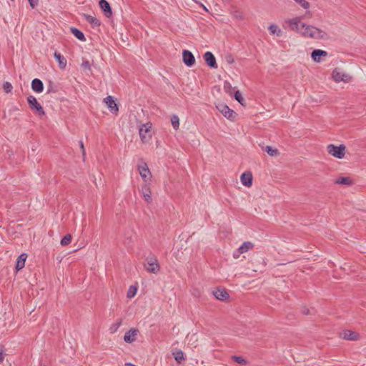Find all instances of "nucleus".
<instances>
[{
	"mask_svg": "<svg viewBox=\"0 0 366 366\" xmlns=\"http://www.w3.org/2000/svg\"><path fill=\"white\" fill-rule=\"evenodd\" d=\"M29 2L30 6L32 8H34L38 4V0H28Z\"/></svg>",
	"mask_w": 366,
	"mask_h": 366,
	"instance_id": "a19ab883",
	"label": "nucleus"
},
{
	"mask_svg": "<svg viewBox=\"0 0 366 366\" xmlns=\"http://www.w3.org/2000/svg\"><path fill=\"white\" fill-rule=\"evenodd\" d=\"M145 269L148 272L157 274L160 269L157 259L154 256H150L146 259Z\"/></svg>",
	"mask_w": 366,
	"mask_h": 366,
	"instance_id": "423d86ee",
	"label": "nucleus"
},
{
	"mask_svg": "<svg viewBox=\"0 0 366 366\" xmlns=\"http://www.w3.org/2000/svg\"><path fill=\"white\" fill-rule=\"evenodd\" d=\"M340 337L344 340H350V341H357L360 338V335L359 333L356 332H353L352 330H343L340 333Z\"/></svg>",
	"mask_w": 366,
	"mask_h": 366,
	"instance_id": "1a4fd4ad",
	"label": "nucleus"
},
{
	"mask_svg": "<svg viewBox=\"0 0 366 366\" xmlns=\"http://www.w3.org/2000/svg\"><path fill=\"white\" fill-rule=\"evenodd\" d=\"M54 56L56 60L58 61L60 69H65L67 61L64 56L57 51L54 52Z\"/></svg>",
	"mask_w": 366,
	"mask_h": 366,
	"instance_id": "4be33fe9",
	"label": "nucleus"
},
{
	"mask_svg": "<svg viewBox=\"0 0 366 366\" xmlns=\"http://www.w3.org/2000/svg\"><path fill=\"white\" fill-rule=\"evenodd\" d=\"M296 3H297L300 6H301L305 9H307L310 8V3L306 0H294Z\"/></svg>",
	"mask_w": 366,
	"mask_h": 366,
	"instance_id": "f704fd0d",
	"label": "nucleus"
},
{
	"mask_svg": "<svg viewBox=\"0 0 366 366\" xmlns=\"http://www.w3.org/2000/svg\"><path fill=\"white\" fill-rule=\"evenodd\" d=\"M254 247V244L251 242H244L239 247V253H245L249 250L252 249Z\"/></svg>",
	"mask_w": 366,
	"mask_h": 366,
	"instance_id": "b1692460",
	"label": "nucleus"
},
{
	"mask_svg": "<svg viewBox=\"0 0 366 366\" xmlns=\"http://www.w3.org/2000/svg\"><path fill=\"white\" fill-rule=\"evenodd\" d=\"M71 31L74 35V36L76 38H77L79 40H81V41L86 40L84 34L78 29L72 27V28H71Z\"/></svg>",
	"mask_w": 366,
	"mask_h": 366,
	"instance_id": "a878e982",
	"label": "nucleus"
},
{
	"mask_svg": "<svg viewBox=\"0 0 366 366\" xmlns=\"http://www.w3.org/2000/svg\"><path fill=\"white\" fill-rule=\"evenodd\" d=\"M27 102L30 109L39 116H44L45 114L44 110L41 105L38 102L35 97L30 95L27 97Z\"/></svg>",
	"mask_w": 366,
	"mask_h": 366,
	"instance_id": "39448f33",
	"label": "nucleus"
},
{
	"mask_svg": "<svg viewBox=\"0 0 366 366\" xmlns=\"http://www.w3.org/2000/svg\"><path fill=\"white\" fill-rule=\"evenodd\" d=\"M3 89L6 93H9L12 90L13 86L10 82L6 81L3 84Z\"/></svg>",
	"mask_w": 366,
	"mask_h": 366,
	"instance_id": "c9c22d12",
	"label": "nucleus"
},
{
	"mask_svg": "<svg viewBox=\"0 0 366 366\" xmlns=\"http://www.w3.org/2000/svg\"><path fill=\"white\" fill-rule=\"evenodd\" d=\"M84 17L87 22H89L92 26L96 27L100 26V21L95 16L89 14H84Z\"/></svg>",
	"mask_w": 366,
	"mask_h": 366,
	"instance_id": "5701e85b",
	"label": "nucleus"
},
{
	"mask_svg": "<svg viewBox=\"0 0 366 366\" xmlns=\"http://www.w3.org/2000/svg\"><path fill=\"white\" fill-rule=\"evenodd\" d=\"M269 30L271 32V34H276L277 36H280L281 34V30L279 29V27L277 25L272 24L269 27Z\"/></svg>",
	"mask_w": 366,
	"mask_h": 366,
	"instance_id": "473e14b6",
	"label": "nucleus"
},
{
	"mask_svg": "<svg viewBox=\"0 0 366 366\" xmlns=\"http://www.w3.org/2000/svg\"><path fill=\"white\" fill-rule=\"evenodd\" d=\"M226 61L228 64H232L234 62V58L232 55H229L226 57Z\"/></svg>",
	"mask_w": 366,
	"mask_h": 366,
	"instance_id": "58836bf2",
	"label": "nucleus"
},
{
	"mask_svg": "<svg viewBox=\"0 0 366 366\" xmlns=\"http://www.w3.org/2000/svg\"><path fill=\"white\" fill-rule=\"evenodd\" d=\"M149 184L150 183H144V184L142 186L141 190L144 200L148 203L152 202V192Z\"/></svg>",
	"mask_w": 366,
	"mask_h": 366,
	"instance_id": "4468645a",
	"label": "nucleus"
},
{
	"mask_svg": "<svg viewBox=\"0 0 366 366\" xmlns=\"http://www.w3.org/2000/svg\"><path fill=\"white\" fill-rule=\"evenodd\" d=\"M224 88V89L226 90L227 92H229V94H231L230 90H232V86H231V84L229 83L225 82Z\"/></svg>",
	"mask_w": 366,
	"mask_h": 366,
	"instance_id": "4c0bfd02",
	"label": "nucleus"
},
{
	"mask_svg": "<svg viewBox=\"0 0 366 366\" xmlns=\"http://www.w3.org/2000/svg\"><path fill=\"white\" fill-rule=\"evenodd\" d=\"M232 359L237 363L241 365H247L249 362L242 356L234 355L232 357Z\"/></svg>",
	"mask_w": 366,
	"mask_h": 366,
	"instance_id": "cd10ccee",
	"label": "nucleus"
},
{
	"mask_svg": "<svg viewBox=\"0 0 366 366\" xmlns=\"http://www.w3.org/2000/svg\"><path fill=\"white\" fill-rule=\"evenodd\" d=\"M104 102L107 104L112 113L117 114L118 112L119 107L112 96H108L104 98Z\"/></svg>",
	"mask_w": 366,
	"mask_h": 366,
	"instance_id": "f8f14e48",
	"label": "nucleus"
},
{
	"mask_svg": "<svg viewBox=\"0 0 366 366\" xmlns=\"http://www.w3.org/2000/svg\"><path fill=\"white\" fill-rule=\"evenodd\" d=\"M223 2H227L229 0H222Z\"/></svg>",
	"mask_w": 366,
	"mask_h": 366,
	"instance_id": "de8ad7c7",
	"label": "nucleus"
},
{
	"mask_svg": "<svg viewBox=\"0 0 366 366\" xmlns=\"http://www.w3.org/2000/svg\"><path fill=\"white\" fill-rule=\"evenodd\" d=\"M171 123H172V125L173 128L175 130H177L179 129V119L178 116L173 115L171 117Z\"/></svg>",
	"mask_w": 366,
	"mask_h": 366,
	"instance_id": "c85d7f7f",
	"label": "nucleus"
},
{
	"mask_svg": "<svg viewBox=\"0 0 366 366\" xmlns=\"http://www.w3.org/2000/svg\"><path fill=\"white\" fill-rule=\"evenodd\" d=\"M242 184L245 187H250L252 184V175L250 172H244L240 177Z\"/></svg>",
	"mask_w": 366,
	"mask_h": 366,
	"instance_id": "6ab92c4d",
	"label": "nucleus"
},
{
	"mask_svg": "<svg viewBox=\"0 0 366 366\" xmlns=\"http://www.w3.org/2000/svg\"><path fill=\"white\" fill-rule=\"evenodd\" d=\"M152 124L151 122H147L140 126L139 129V134L141 141L143 143H146L152 138Z\"/></svg>",
	"mask_w": 366,
	"mask_h": 366,
	"instance_id": "20e7f679",
	"label": "nucleus"
},
{
	"mask_svg": "<svg viewBox=\"0 0 366 366\" xmlns=\"http://www.w3.org/2000/svg\"><path fill=\"white\" fill-rule=\"evenodd\" d=\"M204 9L205 11H207V9L205 6H204Z\"/></svg>",
	"mask_w": 366,
	"mask_h": 366,
	"instance_id": "09e8293b",
	"label": "nucleus"
},
{
	"mask_svg": "<svg viewBox=\"0 0 366 366\" xmlns=\"http://www.w3.org/2000/svg\"><path fill=\"white\" fill-rule=\"evenodd\" d=\"M285 24L290 30L295 31L306 38L315 39H324L327 38L325 31L315 26L302 23L300 17L289 19L285 21Z\"/></svg>",
	"mask_w": 366,
	"mask_h": 366,
	"instance_id": "f03ea898",
	"label": "nucleus"
},
{
	"mask_svg": "<svg viewBox=\"0 0 366 366\" xmlns=\"http://www.w3.org/2000/svg\"><path fill=\"white\" fill-rule=\"evenodd\" d=\"M217 109L227 119H232L234 116V111L224 104H219Z\"/></svg>",
	"mask_w": 366,
	"mask_h": 366,
	"instance_id": "9d476101",
	"label": "nucleus"
},
{
	"mask_svg": "<svg viewBox=\"0 0 366 366\" xmlns=\"http://www.w3.org/2000/svg\"><path fill=\"white\" fill-rule=\"evenodd\" d=\"M285 24L290 30L295 31L306 38L315 39H324L327 38L325 31L315 26L302 23L300 17L289 19L285 21Z\"/></svg>",
	"mask_w": 366,
	"mask_h": 366,
	"instance_id": "f257e3e1",
	"label": "nucleus"
},
{
	"mask_svg": "<svg viewBox=\"0 0 366 366\" xmlns=\"http://www.w3.org/2000/svg\"><path fill=\"white\" fill-rule=\"evenodd\" d=\"M139 332L137 329H131L127 332L124 337V340L127 343H131L135 341L137 335Z\"/></svg>",
	"mask_w": 366,
	"mask_h": 366,
	"instance_id": "2eb2a0df",
	"label": "nucleus"
},
{
	"mask_svg": "<svg viewBox=\"0 0 366 366\" xmlns=\"http://www.w3.org/2000/svg\"><path fill=\"white\" fill-rule=\"evenodd\" d=\"M204 59L205 62L207 63V64L209 67L214 68V69H217V61H216V59H215L214 54L212 52L207 51L204 54Z\"/></svg>",
	"mask_w": 366,
	"mask_h": 366,
	"instance_id": "ddd939ff",
	"label": "nucleus"
},
{
	"mask_svg": "<svg viewBox=\"0 0 366 366\" xmlns=\"http://www.w3.org/2000/svg\"><path fill=\"white\" fill-rule=\"evenodd\" d=\"M172 355L174 356V358L175 360L180 364L182 362H183L185 358L184 355V352L181 350H176L172 352Z\"/></svg>",
	"mask_w": 366,
	"mask_h": 366,
	"instance_id": "393cba45",
	"label": "nucleus"
},
{
	"mask_svg": "<svg viewBox=\"0 0 366 366\" xmlns=\"http://www.w3.org/2000/svg\"><path fill=\"white\" fill-rule=\"evenodd\" d=\"M79 145H80V147H81V149L82 156H83V157L84 158V157H85V155H86V152H85L84 147V144H83V142H82V141H80V142H79Z\"/></svg>",
	"mask_w": 366,
	"mask_h": 366,
	"instance_id": "ea45409f",
	"label": "nucleus"
},
{
	"mask_svg": "<svg viewBox=\"0 0 366 366\" xmlns=\"http://www.w3.org/2000/svg\"><path fill=\"white\" fill-rule=\"evenodd\" d=\"M346 147L344 144H340V146H336L335 144H329L327 147V152L338 159H342L345 154Z\"/></svg>",
	"mask_w": 366,
	"mask_h": 366,
	"instance_id": "7ed1b4c3",
	"label": "nucleus"
},
{
	"mask_svg": "<svg viewBox=\"0 0 366 366\" xmlns=\"http://www.w3.org/2000/svg\"><path fill=\"white\" fill-rule=\"evenodd\" d=\"M332 77L333 80L337 83L340 82V81L349 82L352 79L350 75L344 72L340 68H335L332 71Z\"/></svg>",
	"mask_w": 366,
	"mask_h": 366,
	"instance_id": "0eeeda50",
	"label": "nucleus"
},
{
	"mask_svg": "<svg viewBox=\"0 0 366 366\" xmlns=\"http://www.w3.org/2000/svg\"><path fill=\"white\" fill-rule=\"evenodd\" d=\"M182 58L184 63L187 66H192L194 64L195 58L191 51L188 50H184L182 52Z\"/></svg>",
	"mask_w": 366,
	"mask_h": 366,
	"instance_id": "9b49d317",
	"label": "nucleus"
},
{
	"mask_svg": "<svg viewBox=\"0 0 366 366\" xmlns=\"http://www.w3.org/2000/svg\"><path fill=\"white\" fill-rule=\"evenodd\" d=\"M137 292V287L133 286V285L130 286L128 290L127 295V298L131 299V298L134 297L136 295Z\"/></svg>",
	"mask_w": 366,
	"mask_h": 366,
	"instance_id": "7c9ffc66",
	"label": "nucleus"
},
{
	"mask_svg": "<svg viewBox=\"0 0 366 366\" xmlns=\"http://www.w3.org/2000/svg\"><path fill=\"white\" fill-rule=\"evenodd\" d=\"M335 183L337 184H343V185H351L352 184V180L350 177H340L335 180Z\"/></svg>",
	"mask_w": 366,
	"mask_h": 366,
	"instance_id": "bb28decb",
	"label": "nucleus"
},
{
	"mask_svg": "<svg viewBox=\"0 0 366 366\" xmlns=\"http://www.w3.org/2000/svg\"><path fill=\"white\" fill-rule=\"evenodd\" d=\"M302 312H303V314H305L306 315L310 314V310L309 309H306V308L302 310Z\"/></svg>",
	"mask_w": 366,
	"mask_h": 366,
	"instance_id": "a18cd8bd",
	"label": "nucleus"
},
{
	"mask_svg": "<svg viewBox=\"0 0 366 366\" xmlns=\"http://www.w3.org/2000/svg\"><path fill=\"white\" fill-rule=\"evenodd\" d=\"M242 254V253H239V249H238L237 251H235V252H234V254H233V257H234V259H237V258H239V257L240 254Z\"/></svg>",
	"mask_w": 366,
	"mask_h": 366,
	"instance_id": "79ce46f5",
	"label": "nucleus"
},
{
	"mask_svg": "<svg viewBox=\"0 0 366 366\" xmlns=\"http://www.w3.org/2000/svg\"><path fill=\"white\" fill-rule=\"evenodd\" d=\"M138 170L140 176L145 183H150L152 174L150 170L145 162L138 165Z\"/></svg>",
	"mask_w": 366,
	"mask_h": 366,
	"instance_id": "6e6552de",
	"label": "nucleus"
},
{
	"mask_svg": "<svg viewBox=\"0 0 366 366\" xmlns=\"http://www.w3.org/2000/svg\"><path fill=\"white\" fill-rule=\"evenodd\" d=\"M234 97V99L239 103H240L242 105H244V99L242 97V94L240 93V92L239 90L235 92Z\"/></svg>",
	"mask_w": 366,
	"mask_h": 366,
	"instance_id": "72a5a7b5",
	"label": "nucleus"
},
{
	"mask_svg": "<svg viewBox=\"0 0 366 366\" xmlns=\"http://www.w3.org/2000/svg\"><path fill=\"white\" fill-rule=\"evenodd\" d=\"M264 150L271 157H275L279 154V152L277 149H273L269 146H267Z\"/></svg>",
	"mask_w": 366,
	"mask_h": 366,
	"instance_id": "c756f323",
	"label": "nucleus"
},
{
	"mask_svg": "<svg viewBox=\"0 0 366 366\" xmlns=\"http://www.w3.org/2000/svg\"><path fill=\"white\" fill-rule=\"evenodd\" d=\"M236 17H238V18H239V19H242V15H237V16H236Z\"/></svg>",
	"mask_w": 366,
	"mask_h": 366,
	"instance_id": "49530a36",
	"label": "nucleus"
},
{
	"mask_svg": "<svg viewBox=\"0 0 366 366\" xmlns=\"http://www.w3.org/2000/svg\"><path fill=\"white\" fill-rule=\"evenodd\" d=\"M99 6L104 12V14L107 17H109L112 14L111 6L109 2L106 0H100L99 1Z\"/></svg>",
	"mask_w": 366,
	"mask_h": 366,
	"instance_id": "a211bd4d",
	"label": "nucleus"
},
{
	"mask_svg": "<svg viewBox=\"0 0 366 366\" xmlns=\"http://www.w3.org/2000/svg\"><path fill=\"white\" fill-rule=\"evenodd\" d=\"M31 89L38 93L43 92L44 85L42 81L39 79H34L31 81Z\"/></svg>",
	"mask_w": 366,
	"mask_h": 366,
	"instance_id": "aec40b11",
	"label": "nucleus"
},
{
	"mask_svg": "<svg viewBox=\"0 0 366 366\" xmlns=\"http://www.w3.org/2000/svg\"><path fill=\"white\" fill-rule=\"evenodd\" d=\"M4 360V354L2 350H0V363L3 362Z\"/></svg>",
	"mask_w": 366,
	"mask_h": 366,
	"instance_id": "c03bdc74",
	"label": "nucleus"
},
{
	"mask_svg": "<svg viewBox=\"0 0 366 366\" xmlns=\"http://www.w3.org/2000/svg\"><path fill=\"white\" fill-rule=\"evenodd\" d=\"M214 296L219 300L225 301L229 299V295L224 289H217L213 292Z\"/></svg>",
	"mask_w": 366,
	"mask_h": 366,
	"instance_id": "dca6fc26",
	"label": "nucleus"
},
{
	"mask_svg": "<svg viewBox=\"0 0 366 366\" xmlns=\"http://www.w3.org/2000/svg\"><path fill=\"white\" fill-rule=\"evenodd\" d=\"M122 324V321H119L118 322H116L114 324H113L111 327H110V332L112 333H114L117 331V330L119 329V327H120Z\"/></svg>",
	"mask_w": 366,
	"mask_h": 366,
	"instance_id": "e433bc0d",
	"label": "nucleus"
},
{
	"mask_svg": "<svg viewBox=\"0 0 366 366\" xmlns=\"http://www.w3.org/2000/svg\"><path fill=\"white\" fill-rule=\"evenodd\" d=\"M71 235L68 234L66 235H65L61 240V246H66L68 244H69L71 242Z\"/></svg>",
	"mask_w": 366,
	"mask_h": 366,
	"instance_id": "2f4dec72",
	"label": "nucleus"
},
{
	"mask_svg": "<svg viewBox=\"0 0 366 366\" xmlns=\"http://www.w3.org/2000/svg\"><path fill=\"white\" fill-rule=\"evenodd\" d=\"M26 258L27 254L26 253H22L18 257L16 264V270L19 271L24 267Z\"/></svg>",
	"mask_w": 366,
	"mask_h": 366,
	"instance_id": "412c9836",
	"label": "nucleus"
},
{
	"mask_svg": "<svg viewBox=\"0 0 366 366\" xmlns=\"http://www.w3.org/2000/svg\"><path fill=\"white\" fill-rule=\"evenodd\" d=\"M82 66L84 68L90 69V64H89V62L88 61H84L82 63Z\"/></svg>",
	"mask_w": 366,
	"mask_h": 366,
	"instance_id": "37998d69",
	"label": "nucleus"
},
{
	"mask_svg": "<svg viewBox=\"0 0 366 366\" xmlns=\"http://www.w3.org/2000/svg\"><path fill=\"white\" fill-rule=\"evenodd\" d=\"M327 52L321 49H315L312 52L311 56L314 61L320 62L322 56H327Z\"/></svg>",
	"mask_w": 366,
	"mask_h": 366,
	"instance_id": "f3484780",
	"label": "nucleus"
}]
</instances>
